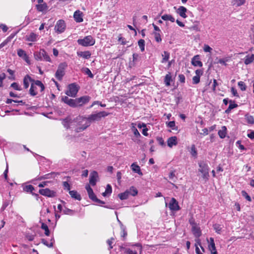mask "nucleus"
Segmentation results:
<instances>
[{"label": "nucleus", "instance_id": "nucleus-1", "mask_svg": "<svg viewBox=\"0 0 254 254\" xmlns=\"http://www.w3.org/2000/svg\"><path fill=\"white\" fill-rule=\"evenodd\" d=\"M72 124L76 126L75 130L77 132L84 130L90 126L87 118L82 116L76 117L72 122H70L67 119L64 120L63 121L64 126L67 128L69 127L70 125H72Z\"/></svg>", "mask_w": 254, "mask_h": 254}, {"label": "nucleus", "instance_id": "nucleus-2", "mask_svg": "<svg viewBox=\"0 0 254 254\" xmlns=\"http://www.w3.org/2000/svg\"><path fill=\"white\" fill-rule=\"evenodd\" d=\"M190 224L192 226V232L196 238L195 239V244H197L201 248V249L204 251L203 248L201 245L200 240L199 239V237L201 235V232L199 227L197 225L196 223L194 222V220H190Z\"/></svg>", "mask_w": 254, "mask_h": 254}, {"label": "nucleus", "instance_id": "nucleus-3", "mask_svg": "<svg viewBox=\"0 0 254 254\" xmlns=\"http://www.w3.org/2000/svg\"><path fill=\"white\" fill-rule=\"evenodd\" d=\"M45 89L44 85L41 81L39 80L34 81L31 83V87L29 90L30 94L32 96H35L37 94L38 90L42 92Z\"/></svg>", "mask_w": 254, "mask_h": 254}, {"label": "nucleus", "instance_id": "nucleus-4", "mask_svg": "<svg viewBox=\"0 0 254 254\" xmlns=\"http://www.w3.org/2000/svg\"><path fill=\"white\" fill-rule=\"evenodd\" d=\"M131 248H122L125 251V253L127 254H141L142 248L139 243L135 245H130Z\"/></svg>", "mask_w": 254, "mask_h": 254}, {"label": "nucleus", "instance_id": "nucleus-5", "mask_svg": "<svg viewBox=\"0 0 254 254\" xmlns=\"http://www.w3.org/2000/svg\"><path fill=\"white\" fill-rule=\"evenodd\" d=\"M77 43L83 47L91 46L95 44V40L92 36L88 35L83 38L78 39Z\"/></svg>", "mask_w": 254, "mask_h": 254}, {"label": "nucleus", "instance_id": "nucleus-6", "mask_svg": "<svg viewBox=\"0 0 254 254\" xmlns=\"http://www.w3.org/2000/svg\"><path fill=\"white\" fill-rule=\"evenodd\" d=\"M34 56L35 60L37 61L44 60L49 62H51L50 57L44 49H40L39 52H35Z\"/></svg>", "mask_w": 254, "mask_h": 254}, {"label": "nucleus", "instance_id": "nucleus-7", "mask_svg": "<svg viewBox=\"0 0 254 254\" xmlns=\"http://www.w3.org/2000/svg\"><path fill=\"white\" fill-rule=\"evenodd\" d=\"M67 66V64L65 62L60 64L58 66L57 71L55 73V77L59 80H61L65 74V69Z\"/></svg>", "mask_w": 254, "mask_h": 254}, {"label": "nucleus", "instance_id": "nucleus-8", "mask_svg": "<svg viewBox=\"0 0 254 254\" xmlns=\"http://www.w3.org/2000/svg\"><path fill=\"white\" fill-rule=\"evenodd\" d=\"M109 113L105 112H100L96 114H93L89 115L87 118L89 121V123L91 124L92 122L99 121L101 120L102 117L107 116Z\"/></svg>", "mask_w": 254, "mask_h": 254}, {"label": "nucleus", "instance_id": "nucleus-9", "mask_svg": "<svg viewBox=\"0 0 254 254\" xmlns=\"http://www.w3.org/2000/svg\"><path fill=\"white\" fill-rule=\"evenodd\" d=\"M199 164V171L202 174V177L208 180L209 177V167L206 163L204 162H200L198 163Z\"/></svg>", "mask_w": 254, "mask_h": 254}, {"label": "nucleus", "instance_id": "nucleus-10", "mask_svg": "<svg viewBox=\"0 0 254 254\" xmlns=\"http://www.w3.org/2000/svg\"><path fill=\"white\" fill-rule=\"evenodd\" d=\"M166 206H168L169 208L172 211H177L180 209L178 202L174 197L171 198L169 202H165Z\"/></svg>", "mask_w": 254, "mask_h": 254}, {"label": "nucleus", "instance_id": "nucleus-11", "mask_svg": "<svg viewBox=\"0 0 254 254\" xmlns=\"http://www.w3.org/2000/svg\"><path fill=\"white\" fill-rule=\"evenodd\" d=\"M78 88L75 83H72L68 85V89L65 92V94L69 96L75 97L78 92Z\"/></svg>", "mask_w": 254, "mask_h": 254}, {"label": "nucleus", "instance_id": "nucleus-12", "mask_svg": "<svg viewBox=\"0 0 254 254\" xmlns=\"http://www.w3.org/2000/svg\"><path fill=\"white\" fill-rule=\"evenodd\" d=\"M86 189L87 190L89 197L92 199L93 201L101 203V204H104L105 202L97 198L96 195H95L92 189L90 187L89 185H87L86 186Z\"/></svg>", "mask_w": 254, "mask_h": 254}, {"label": "nucleus", "instance_id": "nucleus-13", "mask_svg": "<svg viewBox=\"0 0 254 254\" xmlns=\"http://www.w3.org/2000/svg\"><path fill=\"white\" fill-rule=\"evenodd\" d=\"M65 27L66 25L64 21L63 20H59L55 26V30L58 33H62L64 31Z\"/></svg>", "mask_w": 254, "mask_h": 254}, {"label": "nucleus", "instance_id": "nucleus-14", "mask_svg": "<svg viewBox=\"0 0 254 254\" xmlns=\"http://www.w3.org/2000/svg\"><path fill=\"white\" fill-rule=\"evenodd\" d=\"M90 99V97L88 96H83L80 98L75 99V107L82 106L83 105L88 103Z\"/></svg>", "mask_w": 254, "mask_h": 254}, {"label": "nucleus", "instance_id": "nucleus-15", "mask_svg": "<svg viewBox=\"0 0 254 254\" xmlns=\"http://www.w3.org/2000/svg\"><path fill=\"white\" fill-rule=\"evenodd\" d=\"M207 242L208 243V248L211 254H218L214 239L212 237L210 238L209 240H207Z\"/></svg>", "mask_w": 254, "mask_h": 254}, {"label": "nucleus", "instance_id": "nucleus-16", "mask_svg": "<svg viewBox=\"0 0 254 254\" xmlns=\"http://www.w3.org/2000/svg\"><path fill=\"white\" fill-rule=\"evenodd\" d=\"M39 192L41 194L48 197H54L56 196V192L49 189H41Z\"/></svg>", "mask_w": 254, "mask_h": 254}, {"label": "nucleus", "instance_id": "nucleus-17", "mask_svg": "<svg viewBox=\"0 0 254 254\" xmlns=\"http://www.w3.org/2000/svg\"><path fill=\"white\" fill-rule=\"evenodd\" d=\"M83 13L79 10H76L73 14V18L76 22L83 21Z\"/></svg>", "mask_w": 254, "mask_h": 254}, {"label": "nucleus", "instance_id": "nucleus-18", "mask_svg": "<svg viewBox=\"0 0 254 254\" xmlns=\"http://www.w3.org/2000/svg\"><path fill=\"white\" fill-rule=\"evenodd\" d=\"M98 177V173L96 171H93L90 174L89 183L92 186L96 185Z\"/></svg>", "mask_w": 254, "mask_h": 254}, {"label": "nucleus", "instance_id": "nucleus-19", "mask_svg": "<svg viewBox=\"0 0 254 254\" xmlns=\"http://www.w3.org/2000/svg\"><path fill=\"white\" fill-rule=\"evenodd\" d=\"M17 55L19 57L22 58L28 64H30V61L29 58L24 50L22 49L18 50Z\"/></svg>", "mask_w": 254, "mask_h": 254}, {"label": "nucleus", "instance_id": "nucleus-20", "mask_svg": "<svg viewBox=\"0 0 254 254\" xmlns=\"http://www.w3.org/2000/svg\"><path fill=\"white\" fill-rule=\"evenodd\" d=\"M191 64L194 66L201 67L202 66V63L200 61V58L199 55L194 56L191 61Z\"/></svg>", "mask_w": 254, "mask_h": 254}, {"label": "nucleus", "instance_id": "nucleus-21", "mask_svg": "<svg viewBox=\"0 0 254 254\" xmlns=\"http://www.w3.org/2000/svg\"><path fill=\"white\" fill-rule=\"evenodd\" d=\"M177 137L175 136L170 137L167 139V145L170 148L173 147L174 146L177 145Z\"/></svg>", "mask_w": 254, "mask_h": 254}, {"label": "nucleus", "instance_id": "nucleus-22", "mask_svg": "<svg viewBox=\"0 0 254 254\" xmlns=\"http://www.w3.org/2000/svg\"><path fill=\"white\" fill-rule=\"evenodd\" d=\"M37 10L39 12L45 13L48 10V7L46 3H39L36 5Z\"/></svg>", "mask_w": 254, "mask_h": 254}, {"label": "nucleus", "instance_id": "nucleus-23", "mask_svg": "<svg viewBox=\"0 0 254 254\" xmlns=\"http://www.w3.org/2000/svg\"><path fill=\"white\" fill-rule=\"evenodd\" d=\"M187 11V9L183 6H180L177 10V13L179 14L180 16L184 18H186L187 17V15L186 14Z\"/></svg>", "mask_w": 254, "mask_h": 254}, {"label": "nucleus", "instance_id": "nucleus-24", "mask_svg": "<svg viewBox=\"0 0 254 254\" xmlns=\"http://www.w3.org/2000/svg\"><path fill=\"white\" fill-rule=\"evenodd\" d=\"M62 100L66 104L68 105L69 106L75 107V99H72L69 98L67 96H64L62 98Z\"/></svg>", "mask_w": 254, "mask_h": 254}, {"label": "nucleus", "instance_id": "nucleus-25", "mask_svg": "<svg viewBox=\"0 0 254 254\" xmlns=\"http://www.w3.org/2000/svg\"><path fill=\"white\" fill-rule=\"evenodd\" d=\"M77 55L85 59H88L91 57V54L88 51L84 52L78 51L77 52Z\"/></svg>", "mask_w": 254, "mask_h": 254}, {"label": "nucleus", "instance_id": "nucleus-26", "mask_svg": "<svg viewBox=\"0 0 254 254\" xmlns=\"http://www.w3.org/2000/svg\"><path fill=\"white\" fill-rule=\"evenodd\" d=\"M131 131L133 132V134L135 137L137 138L140 137L141 136V135L137 128L135 127V123H131Z\"/></svg>", "mask_w": 254, "mask_h": 254}, {"label": "nucleus", "instance_id": "nucleus-27", "mask_svg": "<svg viewBox=\"0 0 254 254\" xmlns=\"http://www.w3.org/2000/svg\"><path fill=\"white\" fill-rule=\"evenodd\" d=\"M254 62V55H247L244 59V63L245 64H249Z\"/></svg>", "mask_w": 254, "mask_h": 254}, {"label": "nucleus", "instance_id": "nucleus-28", "mask_svg": "<svg viewBox=\"0 0 254 254\" xmlns=\"http://www.w3.org/2000/svg\"><path fill=\"white\" fill-rule=\"evenodd\" d=\"M69 193L72 198L76 200H80L81 199L80 195L75 190H69Z\"/></svg>", "mask_w": 254, "mask_h": 254}, {"label": "nucleus", "instance_id": "nucleus-29", "mask_svg": "<svg viewBox=\"0 0 254 254\" xmlns=\"http://www.w3.org/2000/svg\"><path fill=\"white\" fill-rule=\"evenodd\" d=\"M38 35L34 33H31L29 35L26 36V40L30 42L37 41Z\"/></svg>", "mask_w": 254, "mask_h": 254}, {"label": "nucleus", "instance_id": "nucleus-30", "mask_svg": "<svg viewBox=\"0 0 254 254\" xmlns=\"http://www.w3.org/2000/svg\"><path fill=\"white\" fill-rule=\"evenodd\" d=\"M33 81L31 78L28 75H26L23 79V84L25 88H27L29 87V83Z\"/></svg>", "mask_w": 254, "mask_h": 254}, {"label": "nucleus", "instance_id": "nucleus-31", "mask_svg": "<svg viewBox=\"0 0 254 254\" xmlns=\"http://www.w3.org/2000/svg\"><path fill=\"white\" fill-rule=\"evenodd\" d=\"M162 60L161 61L162 63H165L168 61L170 58V53L167 51H164L162 54Z\"/></svg>", "mask_w": 254, "mask_h": 254}, {"label": "nucleus", "instance_id": "nucleus-32", "mask_svg": "<svg viewBox=\"0 0 254 254\" xmlns=\"http://www.w3.org/2000/svg\"><path fill=\"white\" fill-rule=\"evenodd\" d=\"M246 0H231V3L236 6H240L245 3Z\"/></svg>", "mask_w": 254, "mask_h": 254}, {"label": "nucleus", "instance_id": "nucleus-33", "mask_svg": "<svg viewBox=\"0 0 254 254\" xmlns=\"http://www.w3.org/2000/svg\"><path fill=\"white\" fill-rule=\"evenodd\" d=\"M227 128L225 126H223L218 131V135L221 138H224L226 136Z\"/></svg>", "mask_w": 254, "mask_h": 254}, {"label": "nucleus", "instance_id": "nucleus-34", "mask_svg": "<svg viewBox=\"0 0 254 254\" xmlns=\"http://www.w3.org/2000/svg\"><path fill=\"white\" fill-rule=\"evenodd\" d=\"M162 19L165 21H170L172 22L175 21V18L170 14H164L161 16Z\"/></svg>", "mask_w": 254, "mask_h": 254}, {"label": "nucleus", "instance_id": "nucleus-35", "mask_svg": "<svg viewBox=\"0 0 254 254\" xmlns=\"http://www.w3.org/2000/svg\"><path fill=\"white\" fill-rule=\"evenodd\" d=\"M42 243L43 244H44L45 245H46L48 247L51 248V247H52L53 246V244L54 243V239L53 238H52L50 240V242H48L47 240L42 239Z\"/></svg>", "mask_w": 254, "mask_h": 254}, {"label": "nucleus", "instance_id": "nucleus-36", "mask_svg": "<svg viewBox=\"0 0 254 254\" xmlns=\"http://www.w3.org/2000/svg\"><path fill=\"white\" fill-rule=\"evenodd\" d=\"M127 191L129 192V195H132L133 196L137 195L138 193V190L134 187H131L129 189L127 190Z\"/></svg>", "mask_w": 254, "mask_h": 254}, {"label": "nucleus", "instance_id": "nucleus-37", "mask_svg": "<svg viewBox=\"0 0 254 254\" xmlns=\"http://www.w3.org/2000/svg\"><path fill=\"white\" fill-rule=\"evenodd\" d=\"M118 196L121 200L127 199V198H128V196H129V192H128L127 190L125 192L119 194Z\"/></svg>", "mask_w": 254, "mask_h": 254}, {"label": "nucleus", "instance_id": "nucleus-38", "mask_svg": "<svg viewBox=\"0 0 254 254\" xmlns=\"http://www.w3.org/2000/svg\"><path fill=\"white\" fill-rule=\"evenodd\" d=\"M131 167L133 172L137 173L138 174H142L140 171V167L138 165L135 164V163H133L131 164Z\"/></svg>", "mask_w": 254, "mask_h": 254}, {"label": "nucleus", "instance_id": "nucleus-39", "mask_svg": "<svg viewBox=\"0 0 254 254\" xmlns=\"http://www.w3.org/2000/svg\"><path fill=\"white\" fill-rule=\"evenodd\" d=\"M167 126L173 130H178V127L176 126V124L175 121H170L168 123H166Z\"/></svg>", "mask_w": 254, "mask_h": 254}, {"label": "nucleus", "instance_id": "nucleus-40", "mask_svg": "<svg viewBox=\"0 0 254 254\" xmlns=\"http://www.w3.org/2000/svg\"><path fill=\"white\" fill-rule=\"evenodd\" d=\"M34 190V188L31 185H26L23 187V190L27 192L32 193Z\"/></svg>", "mask_w": 254, "mask_h": 254}, {"label": "nucleus", "instance_id": "nucleus-41", "mask_svg": "<svg viewBox=\"0 0 254 254\" xmlns=\"http://www.w3.org/2000/svg\"><path fill=\"white\" fill-rule=\"evenodd\" d=\"M138 45L141 51L143 52L145 50V41L143 39H140L138 41Z\"/></svg>", "mask_w": 254, "mask_h": 254}, {"label": "nucleus", "instance_id": "nucleus-42", "mask_svg": "<svg viewBox=\"0 0 254 254\" xmlns=\"http://www.w3.org/2000/svg\"><path fill=\"white\" fill-rule=\"evenodd\" d=\"M171 80V76L170 74H167L165 77L164 82L166 86H168L170 85V82Z\"/></svg>", "mask_w": 254, "mask_h": 254}, {"label": "nucleus", "instance_id": "nucleus-43", "mask_svg": "<svg viewBox=\"0 0 254 254\" xmlns=\"http://www.w3.org/2000/svg\"><path fill=\"white\" fill-rule=\"evenodd\" d=\"M63 211L64 214L70 215H73L74 212V210L69 209V208H67L65 207H64V209H63Z\"/></svg>", "mask_w": 254, "mask_h": 254}, {"label": "nucleus", "instance_id": "nucleus-44", "mask_svg": "<svg viewBox=\"0 0 254 254\" xmlns=\"http://www.w3.org/2000/svg\"><path fill=\"white\" fill-rule=\"evenodd\" d=\"M41 228L45 230V234L46 236H49L50 235V231L48 228V226L45 224V223H42L41 225Z\"/></svg>", "mask_w": 254, "mask_h": 254}, {"label": "nucleus", "instance_id": "nucleus-45", "mask_svg": "<svg viewBox=\"0 0 254 254\" xmlns=\"http://www.w3.org/2000/svg\"><path fill=\"white\" fill-rule=\"evenodd\" d=\"M82 71L86 74L88 75L90 78L93 77V74L92 73L91 71L88 68H87V67L83 68L82 69Z\"/></svg>", "mask_w": 254, "mask_h": 254}, {"label": "nucleus", "instance_id": "nucleus-46", "mask_svg": "<svg viewBox=\"0 0 254 254\" xmlns=\"http://www.w3.org/2000/svg\"><path fill=\"white\" fill-rule=\"evenodd\" d=\"M12 102L17 103L20 104L21 105H24L25 103L22 100L17 101V100H12L11 99H7L6 101V103L7 104H11V103H12Z\"/></svg>", "mask_w": 254, "mask_h": 254}, {"label": "nucleus", "instance_id": "nucleus-47", "mask_svg": "<svg viewBox=\"0 0 254 254\" xmlns=\"http://www.w3.org/2000/svg\"><path fill=\"white\" fill-rule=\"evenodd\" d=\"M190 152L192 156H193L194 157L196 156L197 151H196L195 146L194 145H191Z\"/></svg>", "mask_w": 254, "mask_h": 254}, {"label": "nucleus", "instance_id": "nucleus-48", "mask_svg": "<svg viewBox=\"0 0 254 254\" xmlns=\"http://www.w3.org/2000/svg\"><path fill=\"white\" fill-rule=\"evenodd\" d=\"M154 36L156 42L159 43L162 41L160 34L159 32H154Z\"/></svg>", "mask_w": 254, "mask_h": 254}, {"label": "nucleus", "instance_id": "nucleus-49", "mask_svg": "<svg viewBox=\"0 0 254 254\" xmlns=\"http://www.w3.org/2000/svg\"><path fill=\"white\" fill-rule=\"evenodd\" d=\"M238 84L242 91H245L246 90V85L243 81H239Z\"/></svg>", "mask_w": 254, "mask_h": 254}, {"label": "nucleus", "instance_id": "nucleus-50", "mask_svg": "<svg viewBox=\"0 0 254 254\" xmlns=\"http://www.w3.org/2000/svg\"><path fill=\"white\" fill-rule=\"evenodd\" d=\"M246 118L248 123L251 124H253L254 123V118L253 116L247 115L246 116Z\"/></svg>", "mask_w": 254, "mask_h": 254}, {"label": "nucleus", "instance_id": "nucleus-51", "mask_svg": "<svg viewBox=\"0 0 254 254\" xmlns=\"http://www.w3.org/2000/svg\"><path fill=\"white\" fill-rule=\"evenodd\" d=\"M11 87H12L15 90H18V91L21 90V88L20 86L16 82L12 83L11 84Z\"/></svg>", "mask_w": 254, "mask_h": 254}, {"label": "nucleus", "instance_id": "nucleus-52", "mask_svg": "<svg viewBox=\"0 0 254 254\" xmlns=\"http://www.w3.org/2000/svg\"><path fill=\"white\" fill-rule=\"evenodd\" d=\"M213 228L216 233H217L218 234L220 233L222 228L220 225L216 224H214L213 225Z\"/></svg>", "mask_w": 254, "mask_h": 254}, {"label": "nucleus", "instance_id": "nucleus-53", "mask_svg": "<svg viewBox=\"0 0 254 254\" xmlns=\"http://www.w3.org/2000/svg\"><path fill=\"white\" fill-rule=\"evenodd\" d=\"M169 178L170 180L175 182V179L176 178V175L175 171H172L169 173Z\"/></svg>", "mask_w": 254, "mask_h": 254}, {"label": "nucleus", "instance_id": "nucleus-54", "mask_svg": "<svg viewBox=\"0 0 254 254\" xmlns=\"http://www.w3.org/2000/svg\"><path fill=\"white\" fill-rule=\"evenodd\" d=\"M200 82V77L198 76H194L192 78V83L194 84H198Z\"/></svg>", "mask_w": 254, "mask_h": 254}, {"label": "nucleus", "instance_id": "nucleus-55", "mask_svg": "<svg viewBox=\"0 0 254 254\" xmlns=\"http://www.w3.org/2000/svg\"><path fill=\"white\" fill-rule=\"evenodd\" d=\"M242 195L246 198V199L249 201H251V198L250 196L248 195V194L244 190L242 191Z\"/></svg>", "mask_w": 254, "mask_h": 254}, {"label": "nucleus", "instance_id": "nucleus-56", "mask_svg": "<svg viewBox=\"0 0 254 254\" xmlns=\"http://www.w3.org/2000/svg\"><path fill=\"white\" fill-rule=\"evenodd\" d=\"M63 184L64 190H66L68 191L70 190V185L68 184L67 182H64Z\"/></svg>", "mask_w": 254, "mask_h": 254}, {"label": "nucleus", "instance_id": "nucleus-57", "mask_svg": "<svg viewBox=\"0 0 254 254\" xmlns=\"http://www.w3.org/2000/svg\"><path fill=\"white\" fill-rule=\"evenodd\" d=\"M203 50L205 52L210 53L212 50V49L207 45H204L203 47Z\"/></svg>", "mask_w": 254, "mask_h": 254}, {"label": "nucleus", "instance_id": "nucleus-58", "mask_svg": "<svg viewBox=\"0 0 254 254\" xmlns=\"http://www.w3.org/2000/svg\"><path fill=\"white\" fill-rule=\"evenodd\" d=\"M5 78V74L4 73H2L0 74V87L2 86L3 80Z\"/></svg>", "mask_w": 254, "mask_h": 254}, {"label": "nucleus", "instance_id": "nucleus-59", "mask_svg": "<svg viewBox=\"0 0 254 254\" xmlns=\"http://www.w3.org/2000/svg\"><path fill=\"white\" fill-rule=\"evenodd\" d=\"M119 42H121L122 45H126L127 43V41L125 40V39L122 37H119L118 39Z\"/></svg>", "mask_w": 254, "mask_h": 254}, {"label": "nucleus", "instance_id": "nucleus-60", "mask_svg": "<svg viewBox=\"0 0 254 254\" xmlns=\"http://www.w3.org/2000/svg\"><path fill=\"white\" fill-rule=\"evenodd\" d=\"M105 192L107 194H111L112 192V188L110 185H108L107 186V188L106 189Z\"/></svg>", "mask_w": 254, "mask_h": 254}, {"label": "nucleus", "instance_id": "nucleus-61", "mask_svg": "<svg viewBox=\"0 0 254 254\" xmlns=\"http://www.w3.org/2000/svg\"><path fill=\"white\" fill-rule=\"evenodd\" d=\"M114 241V239L112 238L108 240L107 241V244L110 246V249L113 248L112 244L113 243Z\"/></svg>", "mask_w": 254, "mask_h": 254}, {"label": "nucleus", "instance_id": "nucleus-62", "mask_svg": "<svg viewBox=\"0 0 254 254\" xmlns=\"http://www.w3.org/2000/svg\"><path fill=\"white\" fill-rule=\"evenodd\" d=\"M231 90V92H232V94L234 96L239 97V95L237 93V91L234 87H232Z\"/></svg>", "mask_w": 254, "mask_h": 254}, {"label": "nucleus", "instance_id": "nucleus-63", "mask_svg": "<svg viewBox=\"0 0 254 254\" xmlns=\"http://www.w3.org/2000/svg\"><path fill=\"white\" fill-rule=\"evenodd\" d=\"M196 75L200 77L201 75L203 74V71L201 69H196L195 71Z\"/></svg>", "mask_w": 254, "mask_h": 254}, {"label": "nucleus", "instance_id": "nucleus-64", "mask_svg": "<svg viewBox=\"0 0 254 254\" xmlns=\"http://www.w3.org/2000/svg\"><path fill=\"white\" fill-rule=\"evenodd\" d=\"M179 80L181 82L184 83L185 82V77L184 75L180 74L179 75Z\"/></svg>", "mask_w": 254, "mask_h": 254}]
</instances>
